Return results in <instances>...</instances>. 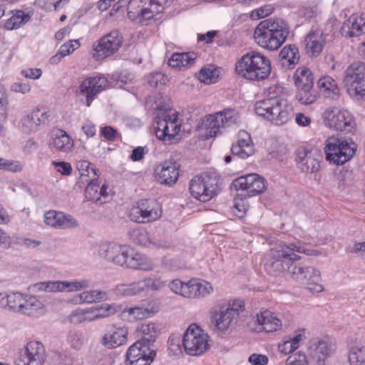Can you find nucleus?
<instances>
[{"label":"nucleus","instance_id":"1","mask_svg":"<svg viewBox=\"0 0 365 365\" xmlns=\"http://www.w3.org/2000/svg\"><path fill=\"white\" fill-rule=\"evenodd\" d=\"M295 252L311 255L312 251L305 249L299 242L279 241L270 250L264 263L266 272L272 276H277L291 269L293 261L300 259Z\"/></svg>","mask_w":365,"mask_h":365},{"label":"nucleus","instance_id":"2","mask_svg":"<svg viewBox=\"0 0 365 365\" xmlns=\"http://www.w3.org/2000/svg\"><path fill=\"white\" fill-rule=\"evenodd\" d=\"M289 34L287 23L279 19H268L255 28L254 38L257 44L269 49L277 50L286 41Z\"/></svg>","mask_w":365,"mask_h":365},{"label":"nucleus","instance_id":"3","mask_svg":"<svg viewBox=\"0 0 365 365\" xmlns=\"http://www.w3.org/2000/svg\"><path fill=\"white\" fill-rule=\"evenodd\" d=\"M255 113L276 125L287 123L294 115L292 105L285 98L272 97L256 102Z\"/></svg>","mask_w":365,"mask_h":365},{"label":"nucleus","instance_id":"4","mask_svg":"<svg viewBox=\"0 0 365 365\" xmlns=\"http://www.w3.org/2000/svg\"><path fill=\"white\" fill-rule=\"evenodd\" d=\"M236 73L241 77L250 80L265 79L271 72L269 60L256 51H250L236 63Z\"/></svg>","mask_w":365,"mask_h":365},{"label":"nucleus","instance_id":"5","mask_svg":"<svg viewBox=\"0 0 365 365\" xmlns=\"http://www.w3.org/2000/svg\"><path fill=\"white\" fill-rule=\"evenodd\" d=\"M222 180L215 172H205L195 176L190 182L192 197L201 202H207L221 190Z\"/></svg>","mask_w":365,"mask_h":365},{"label":"nucleus","instance_id":"6","mask_svg":"<svg viewBox=\"0 0 365 365\" xmlns=\"http://www.w3.org/2000/svg\"><path fill=\"white\" fill-rule=\"evenodd\" d=\"M243 309L244 303L241 300H233L227 304L225 302L217 303L210 309V319L214 329L225 333Z\"/></svg>","mask_w":365,"mask_h":365},{"label":"nucleus","instance_id":"7","mask_svg":"<svg viewBox=\"0 0 365 365\" xmlns=\"http://www.w3.org/2000/svg\"><path fill=\"white\" fill-rule=\"evenodd\" d=\"M356 148L357 145L354 142L330 137L325 143L326 160L334 165H343L352 158Z\"/></svg>","mask_w":365,"mask_h":365},{"label":"nucleus","instance_id":"8","mask_svg":"<svg viewBox=\"0 0 365 365\" xmlns=\"http://www.w3.org/2000/svg\"><path fill=\"white\" fill-rule=\"evenodd\" d=\"M294 82L297 88L295 98L299 103L309 105L317 101L318 93L314 88V78L309 68H297L294 76Z\"/></svg>","mask_w":365,"mask_h":365},{"label":"nucleus","instance_id":"9","mask_svg":"<svg viewBox=\"0 0 365 365\" xmlns=\"http://www.w3.org/2000/svg\"><path fill=\"white\" fill-rule=\"evenodd\" d=\"M173 0H130L128 15L130 18L141 17L143 19H157L155 15L162 13Z\"/></svg>","mask_w":365,"mask_h":365},{"label":"nucleus","instance_id":"10","mask_svg":"<svg viewBox=\"0 0 365 365\" xmlns=\"http://www.w3.org/2000/svg\"><path fill=\"white\" fill-rule=\"evenodd\" d=\"M291 277L305 285L312 292L319 293L323 290L319 270L312 266L293 261L289 269Z\"/></svg>","mask_w":365,"mask_h":365},{"label":"nucleus","instance_id":"11","mask_svg":"<svg viewBox=\"0 0 365 365\" xmlns=\"http://www.w3.org/2000/svg\"><path fill=\"white\" fill-rule=\"evenodd\" d=\"M238 120L237 112L233 109H225L222 111L206 116L202 122V129L205 130L206 139L215 137L220 128L236 123Z\"/></svg>","mask_w":365,"mask_h":365},{"label":"nucleus","instance_id":"12","mask_svg":"<svg viewBox=\"0 0 365 365\" xmlns=\"http://www.w3.org/2000/svg\"><path fill=\"white\" fill-rule=\"evenodd\" d=\"M182 344L187 354L198 356L208 349V336L202 329L193 324L185 332Z\"/></svg>","mask_w":365,"mask_h":365},{"label":"nucleus","instance_id":"13","mask_svg":"<svg viewBox=\"0 0 365 365\" xmlns=\"http://www.w3.org/2000/svg\"><path fill=\"white\" fill-rule=\"evenodd\" d=\"M161 215L160 205L155 200H141L130 211V220L138 223H146L158 220Z\"/></svg>","mask_w":365,"mask_h":365},{"label":"nucleus","instance_id":"14","mask_svg":"<svg viewBox=\"0 0 365 365\" xmlns=\"http://www.w3.org/2000/svg\"><path fill=\"white\" fill-rule=\"evenodd\" d=\"M325 125L335 130L351 132L355 123L352 115L346 110L329 108L324 112Z\"/></svg>","mask_w":365,"mask_h":365},{"label":"nucleus","instance_id":"15","mask_svg":"<svg viewBox=\"0 0 365 365\" xmlns=\"http://www.w3.org/2000/svg\"><path fill=\"white\" fill-rule=\"evenodd\" d=\"M336 349L334 341L329 336L313 339L308 349L309 356L317 365H325L327 359L334 354Z\"/></svg>","mask_w":365,"mask_h":365},{"label":"nucleus","instance_id":"16","mask_svg":"<svg viewBox=\"0 0 365 365\" xmlns=\"http://www.w3.org/2000/svg\"><path fill=\"white\" fill-rule=\"evenodd\" d=\"M230 188L235 190H246L250 196H253L264 192L267 185L264 178L257 173H251L234 180Z\"/></svg>","mask_w":365,"mask_h":365},{"label":"nucleus","instance_id":"17","mask_svg":"<svg viewBox=\"0 0 365 365\" xmlns=\"http://www.w3.org/2000/svg\"><path fill=\"white\" fill-rule=\"evenodd\" d=\"M123 43V37L118 30H113L104 35L93 46L98 59H104L118 51Z\"/></svg>","mask_w":365,"mask_h":365},{"label":"nucleus","instance_id":"18","mask_svg":"<svg viewBox=\"0 0 365 365\" xmlns=\"http://www.w3.org/2000/svg\"><path fill=\"white\" fill-rule=\"evenodd\" d=\"M343 82L346 86L355 90L358 95L365 96V64L355 62L348 66Z\"/></svg>","mask_w":365,"mask_h":365},{"label":"nucleus","instance_id":"19","mask_svg":"<svg viewBox=\"0 0 365 365\" xmlns=\"http://www.w3.org/2000/svg\"><path fill=\"white\" fill-rule=\"evenodd\" d=\"M46 359L43 345L37 341H31L21 350L16 365H43Z\"/></svg>","mask_w":365,"mask_h":365},{"label":"nucleus","instance_id":"20","mask_svg":"<svg viewBox=\"0 0 365 365\" xmlns=\"http://www.w3.org/2000/svg\"><path fill=\"white\" fill-rule=\"evenodd\" d=\"M130 247L115 242H105L99 245L98 254L106 260L114 264L124 267Z\"/></svg>","mask_w":365,"mask_h":365},{"label":"nucleus","instance_id":"21","mask_svg":"<svg viewBox=\"0 0 365 365\" xmlns=\"http://www.w3.org/2000/svg\"><path fill=\"white\" fill-rule=\"evenodd\" d=\"M156 355L155 350L142 341H136L131 345L126 353L128 365H149Z\"/></svg>","mask_w":365,"mask_h":365},{"label":"nucleus","instance_id":"22","mask_svg":"<svg viewBox=\"0 0 365 365\" xmlns=\"http://www.w3.org/2000/svg\"><path fill=\"white\" fill-rule=\"evenodd\" d=\"M108 86V81L105 76L89 77L80 85V93L86 97V105L90 106L94 97Z\"/></svg>","mask_w":365,"mask_h":365},{"label":"nucleus","instance_id":"23","mask_svg":"<svg viewBox=\"0 0 365 365\" xmlns=\"http://www.w3.org/2000/svg\"><path fill=\"white\" fill-rule=\"evenodd\" d=\"M154 130L156 137L167 144H171L176 135L180 130V125L177 124V118L169 120L166 118L156 120Z\"/></svg>","mask_w":365,"mask_h":365},{"label":"nucleus","instance_id":"24","mask_svg":"<svg viewBox=\"0 0 365 365\" xmlns=\"http://www.w3.org/2000/svg\"><path fill=\"white\" fill-rule=\"evenodd\" d=\"M340 31L342 36L349 38L358 37L365 34L364 14H352L343 23Z\"/></svg>","mask_w":365,"mask_h":365},{"label":"nucleus","instance_id":"25","mask_svg":"<svg viewBox=\"0 0 365 365\" xmlns=\"http://www.w3.org/2000/svg\"><path fill=\"white\" fill-rule=\"evenodd\" d=\"M213 292L212 285L206 281L191 279L184 284L182 297L188 299L202 298Z\"/></svg>","mask_w":365,"mask_h":365},{"label":"nucleus","instance_id":"26","mask_svg":"<svg viewBox=\"0 0 365 365\" xmlns=\"http://www.w3.org/2000/svg\"><path fill=\"white\" fill-rule=\"evenodd\" d=\"M44 222L47 225L61 229L73 228L78 226V221L71 215L55 210L46 212Z\"/></svg>","mask_w":365,"mask_h":365},{"label":"nucleus","instance_id":"27","mask_svg":"<svg viewBox=\"0 0 365 365\" xmlns=\"http://www.w3.org/2000/svg\"><path fill=\"white\" fill-rule=\"evenodd\" d=\"M128 331L126 327H113L101 339V344L108 349H114L126 343Z\"/></svg>","mask_w":365,"mask_h":365},{"label":"nucleus","instance_id":"28","mask_svg":"<svg viewBox=\"0 0 365 365\" xmlns=\"http://www.w3.org/2000/svg\"><path fill=\"white\" fill-rule=\"evenodd\" d=\"M237 143L231 148L232 153L240 158L246 159L255 153L250 135L245 130H241L237 134Z\"/></svg>","mask_w":365,"mask_h":365},{"label":"nucleus","instance_id":"29","mask_svg":"<svg viewBox=\"0 0 365 365\" xmlns=\"http://www.w3.org/2000/svg\"><path fill=\"white\" fill-rule=\"evenodd\" d=\"M178 176V167L170 161L163 162L155 170L156 179L161 184L172 185L176 182Z\"/></svg>","mask_w":365,"mask_h":365},{"label":"nucleus","instance_id":"30","mask_svg":"<svg viewBox=\"0 0 365 365\" xmlns=\"http://www.w3.org/2000/svg\"><path fill=\"white\" fill-rule=\"evenodd\" d=\"M124 267L129 269L144 271L153 269V264L148 257L140 252H135L131 248L130 251H128L126 263Z\"/></svg>","mask_w":365,"mask_h":365},{"label":"nucleus","instance_id":"31","mask_svg":"<svg viewBox=\"0 0 365 365\" xmlns=\"http://www.w3.org/2000/svg\"><path fill=\"white\" fill-rule=\"evenodd\" d=\"M298 167L304 173H314L319 168V162L311 151L299 150L297 158Z\"/></svg>","mask_w":365,"mask_h":365},{"label":"nucleus","instance_id":"32","mask_svg":"<svg viewBox=\"0 0 365 365\" xmlns=\"http://www.w3.org/2000/svg\"><path fill=\"white\" fill-rule=\"evenodd\" d=\"M128 235L130 240L138 245L145 247H160L163 245L151 238L146 230L143 227L131 228Z\"/></svg>","mask_w":365,"mask_h":365},{"label":"nucleus","instance_id":"33","mask_svg":"<svg viewBox=\"0 0 365 365\" xmlns=\"http://www.w3.org/2000/svg\"><path fill=\"white\" fill-rule=\"evenodd\" d=\"M324 39L322 34L310 32L305 38V48L307 53L312 56H318L322 51Z\"/></svg>","mask_w":365,"mask_h":365},{"label":"nucleus","instance_id":"34","mask_svg":"<svg viewBox=\"0 0 365 365\" xmlns=\"http://www.w3.org/2000/svg\"><path fill=\"white\" fill-rule=\"evenodd\" d=\"M49 145L52 149L63 153H68L73 147V141L66 131L59 130L55 135V137L50 141Z\"/></svg>","mask_w":365,"mask_h":365},{"label":"nucleus","instance_id":"35","mask_svg":"<svg viewBox=\"0 0 365 365\" xmlns=\"http://www.w3.org/2000/svg\"><path fill=\"white\" fill-rule=\"evenodd\" d=\"M257 322L266 332L277 331L282 327L281 321L267 310L257 315Z\"/></svg>","mask_w":365,"mask_h":365},{"label":"nucleus","instance_id":"36","mask_svg":"<svg viewBox=\"0 0 365 365\" xmlns=\"http://www.w3.org/2000/svg\"><path fill=\"white\" fill-rule=\"evenodd\" d=\"M136 332L140 339L137 341H142L144 344H148L150 346V344L155 342L158 331L154 323H142L137 326Z\"/></svg>","mask_w":365,"mask_h":365},{"label":"nucleus","instance_id":"37","mask_svg":"<svg viewBox=\"0 0 365 365\" xmlns=\"http://www.w3.org/2000/svg\"><path fill=\"white\" fill-rule=\"evenodd\" d=\"M24 295L19 292L0 293V303L2 307H6L10 310L19 313L22 306Z\"/></svg>","mask_w":365,"mask_h":365},{"label":"nucleus","instance_id":"38","mask_svg":"<svg viewBox=\"0 0 365 365\" xmlns=\"http://www.w3.org/2000/svg\"><path fill=\"white\" fill-rule=\"evenodd\" d=\"M42 302L36 297L31 295H25L23 298L22 306H21L19 313L29 317L34 316L37 312L43 309Z\"/></svg>","mask_w":365,"mask_h":365},{"label":"nucleus","instance_id":"39","mask_svg":"<svg viewBox=\"0 0 365 365\" xmlns=\"http://www.w3.org/2000/svg\"><path fill=\"white\" fill-rule=\"evenodd\" d=\"M318 86L328 97L336 99L339 96V88L336 82L330 76H324L318 81Z\"/></svg>","mask_w":365,"mask_h":365},{"label":"nucleus","instance_id":"40","mask_svg":"<svg viewBox=\"0 0 365 365\" xmlns=\"http://www.w3.org/2000/svg\"><path fill=\"white\" fill-rule=\"evenodd\" d=\"M155 311L151 308L143 307H135L124 309L122 312L123 317H128V320L136 319L141 320L152 316Z\"/></svg>","mask_w":365,"mask_h":365},{"label":"nucleus","instance_id":"41","mask_svg":"<svg viewBox=\"0 0 365 365\" xmlns=\"http://www.w3.org/2000/svg\"><path fill=\"white\" fill-rule=\"evenodd\" d=\"M146 289L144 279L129 284H120L115 287V292L118 294L124 296H133Z\"/></svg>","mask_w":365,"mask_h":365},{"label":"nucleus","instance_id":"42","mask_svg":"<svg viewBox=\"0 0 365 365\" xmlns=\"http://www.w3.org/2000/svg\"><path fill=\"white\" fill-rule=\"evenodd\" d=\"M29 19V16L23 11H16L11 17L6 21L4 27L7 30L17 29L25 24Z\"/></svg>","mask_w":365,"mask_h":365},{"label":"nucleus","instance_id":"43","mask_svg":"<svg viewBox=\"0 0 365 365\" xmlns=\"http://www.w3.org/2000/svg\"><path fill=\"white\" fill-rule=\"evenodd\" d=\"M90 286V281L86 279L81 280L59 281V292H76L86 289Z\"/></svg>","mask_w":365,"mask_h":365},{"label":"nucleus","instance_id":"44","mask_svg":"<svg viewBox=\"0 0 365 365\" xmlns=\"http://www.w3.org/2000/svg\"><path fill=\"white\" fill-rule=\"evenodd\" d=\"M83 295L81 297L84 299L85 303L92 304L108 300V293L105 291L98 289H92L82 292Z\"/></svg>","mask_w":365,"mask_h":365},{"label":"nucleus","instance_id":"45","mask_svg":"<svg viewBox=\"0 0 365 365\" xmlns=\"http://www.w3.org/2000/svg\"><path fill=\"white\" fill-rule=\"evenodd\" d=\"M279 56L287 61L289 65L294 64L299 60L298 49L295 45L286 46L281 50Z\"/></svg>","mask_w":365,"mask_h":365},{"label":"nucleus","instance_id":"46","mask_svg":"<svg viewBox=\"0 0 365 365\" xmlns=\"http://www.w3.org/2000/svg\"><path fill=\"white\" fill-rule=\"evenodd\" d=\"M364 355L365 346L353 347L349 355L351 365H365Z\"/></svg>","mask_w":365,"mask_h":365},{"label":"nucleus","instance_id":"47","mask_svg":"<svg viewBox=\"0 0 365 365\" xmlns=\"http://www.w3.org/2000/svg\"><path fill=\"white\" fill-rule=\"evenodd\" d=\"M36 115H34V112L24 116L21 120V128L25 133H30L36 130L40 124L37 121Z\"/></svg>","mask_w":365,"mask_h":365},{"label":"nucleus","instance_id":"48","mask_svg":"<svg viewBox=\"0 0 365 365\" xmlns=\"http://www.w3.org/2000/svg\"><path fill=\"white\" fill-rule=\"evenodd\" d=\"M99 188L100 184L98 180V177L96 179H91V182L87 185L85 190L86 197L88 200L98 201L99 200Z\"/></svg>","mask_w":365,"mask_h":365},{"label":"nucleus","instance_id":"49","mask_svg":"<svg viewBox=\"0 0 365 365\" xmlns=\"http://www.w3.org/2000/svg\"><path fill=\"white\" fill-rule=\"evenodd\" d=\"M77 168L80 172L81 176H89L90 174H93V177H98L99 170L96 166L87 160H81L77 163Z\"/></svg>","mask_w":365,"mask_h":365},{"label":"nucleus","instance_id":"50","mask_svg":"<svg viewBox=\"0 0 365 365\" xmlns=\"http://www.w3.org/2000/svg\"><path fill=\"white\" fill-rule=\"evenodd\" d=\"M34 291L56 292H59V281L40 282L33 284Z\"/></svg>","mask_w":365,"mask_h":365},{"label":"nucleus","instance_id":"51","mask_svg":"<svg viewBox=\"0 0 365 365\" xmlns=\"http://www.w3.org/2000/svg\"><path fill=\"white\" fill-rule=\"evenodd\" d=\"M67 340L71 346L76 350L81 349L84 342V338L82 333L76 331H69Z\"/></svg>","mask_w":365,"mask_h":365},{"label":"nucleus","instance_id":"52","mask_svg":"<svg viewBox=\"0 0 365 365\" xmlns=\"http://www.w3.org/2000/svg\"><path fill=\"white\" fill-rule=\"evenodd\" d=\"M168 81V78L161 72L150 73L148 78V83L154 88L163 86Z\"/></svg>","mask_w":365,"mask_h":365},{"label":"nucleus","instance_id":"53","mask_svg":"<svg viewBox=\"0 0 365 365\" xmlns=\"http://www.w3.org/2000/svg\"><path fill=\"white\" fill-rule=\"evenodd\" d=\"M79 46L80 43L78 40H71L61 46L59 48L60 53L63 54V56L65 57L73 53Z\"/></svg>","mask_w":365,"mask_h":365},{"label":"nucleus","instance_id":"54","mask_svg":"<svg viewBox=\"0 0 365 365\" xmlns=\"http://www.w3.org/2000/svg\"><path fill=\"white\" fill-rule=\"evenodd\" d=\"M286 365H308V361L305 354L297 353L288 357Z\"/></svg>","mask_w":365,"mask_h":365},{"label":"nucleus","instance_id":"55","mask_svg":"<svg viewBox=\"0 0 365 365\" xmlns=\"http://www.w3.org/2000/svg\"><path fill=\"white\" fill-rule=\"evenodd\" d=\"M273 10L274 7L272 5L266 4L264 6H261L260 8L254 10L252 12V17L257 19L264 18L271 14Z\"/></svg>","mask_w":365,"mask_h":365},{"label":"nucleus","instance_id":"56","mask_svg":"<svg viewBox=\"0 0 365 365\" xmlns=\"http://www.w3.org/2000/svg\"><path fill=\"white\" fill-rule=\"evenodd\" d=\"M101 135L109 141H114L119 136L118 130L112 126L107 125L101 130Z\"/></svg>","mask_w":365,"mask_h":365},{"label":"nucleus","instance_id":"57","mask_svg":"<svg viewBox=\"0 0 365 365\" xmlns=\"http://www.w3.org/2000/svg\"><path fill=\"white\" fill-rule=\"evenodd\" d=\"M86 309H77L73 311L70 316L69 319L72 323L78 324L81 322H86Z\"/></svg>","mask_w":365,"mask_h":365},{"label":"nucleus","instance_id":"58","mask_svg":"<svg viewBox=\"0 0 365 365\" xmlns=\"http://www.w3.org/2000/svg\"><path fill=\"white\" fill-rule=\"evenodd\" d=\"M144 282H145L146 289L150 288L153 290H159L165 286V282L160 279L146 278L144 279Z\"/></svg>","mask_w":365,"mask_h":365},{"label":"nucleus","instance_id":"59","mask_svg":"<svg viewBox=\"0 0 365 365\" xmlns=\"http://www.w3.org/2000/svg\"><path fill=\"white\" fill-rule=\"evenodd\" d=\"M185 283L179 279H175L169 283V287L172 292L182 297Z\"/></svg>","mask_w":365,"mask_h":365},{"label":"nucleus","instance_id":"60","mask_svg":"<svg viewBox=\"0 0 365 365\" xmlns=\"http://www.w3.org/2000/svg\"><path fill=\"white\" fill-rule=\"evenodd\" d=\"M0 169H4L12 172H17L21 170V168L19 164L9 162L0 158Z\"/></svg>","mask_w":365,"mask_h":365},{"label":"nucleus","instance_id":"61","mask_svg":"<svg viewBox=\"0 0 365 365\" xmlns=\"http://www.w3.org/2000/svg\"><path fill=\"white\" fill-rule=\"evenodd\" d=\"M53 164L57 168L58 172L62 175H68L72 172V168L69 163L66 162H53Z\"/></svg>","mask_w":365,"mask_h":365},{"label":"nucleus","instance_id":"62","mask_svg":"<svg viewBox=\"0 0 365 365\" xmlns=\"http://www.w3.org/2000/svg\"><path fill=\"white\" fill-rule=\"evenodd\" d=\"M249 361L253 365H266L268 363V357L262 354H252L249 357Z\"/></svg>","mask_w":365,"mask_h":365},{"label":"nucleus","instance_id":"63","mask_svg":"<svg viewBox=\"0 0 365 365\" xmlns=\"http://www.w3.org/2000/svg\"><path fill=\"white\" fill-rule=\"evenodd\" d=\"M213 71L209 68H202L198 74V78L201 82L205 83H210Z\"/></svg>","mask_w":365,"mask_h":365},{"label":"nucleus","instance_id":"64","mask_svg":"<svg viewBox=\"0 0 365 365\" xmlns=\"http://www.w3.org/2000/svg\"><path fill=\"white\" fill-rule=\"evenodd\" d=\"M11 89L14 92L25 94L31 91V86L29 83L16 82L11 85Z\"/></svg>","mask_w":365,"mask_h":365}]
</instances>
